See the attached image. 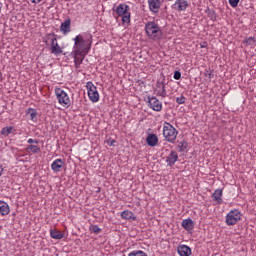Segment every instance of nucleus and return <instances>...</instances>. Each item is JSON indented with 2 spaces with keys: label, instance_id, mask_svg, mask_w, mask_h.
Returning <instances> with one entry per match:
<instances>
[{
  "label": "nucleus",
  "instance_id": "nucleus-27",
  "mask_svg": "<svg viewBox=\"0 0 256 256\" xmlns=\"http://www.w3.org/2000/svg\"><path fill=\"white\" fill-rule=\"evenodd\" d=\"M128 256H147V254L141 250H134L130 252Z\"/></svg>",
  "mask_w": 256,
  "mask_h": 256
},
{
  "label": "nucleus",
  "instance_id": "nucleus-4",
  "mask_svg": "<svg viewBox=\"0 0 256 256\" xmlns=\"http://www.w3.org/2000/svg\"><path fill=\"white\" fill-rule=\"evenodd\" d=\"M179 132L173 125L168 122H164L163 124V137L168 141V143H175L177 139V135Z\"/></svg>",
  "mask_w": 256,
  "mask_h": 256
},
{
  "label": "nucleus",
  "instance_id": "nucleus-21",
  "mask_svg": "<svg viewBox=\"0 0 256 256\" xmlns=\"http://www.w3.org/2000/svg\"><path fill=\"white\" fill-rule=\"evenodd\" d=\"M11 212V209L9 208V204L5 201L0 200V215L5 216L8 213Z\"/></svg>",
  "mask_w": 256,
  "mask_h": 256
},
{
  "label": "nucleus",
  "instance_id": "nucleus-31",
  "mask_svg": "<svg viewBox=\"0 0 256 256\" xmlns=\"http://www.w3.org/2000/svg\"><path fill=\"white\" fill-rule=\"evenodd\" d=\"M229 1V5H231L234 9L235 7H237V5H239V0H228Z\"/></svg>",
  "mask_w": 256,
  "mask_h": 256
},
{
  "label": "nucleus",
  "instance_id": "nucleus-14",
  "mask_svg": "<svg viewBox=\"0 0 256 256\" xmlns=\"http://www.w3.org/2000/svg\"><path fill=\"white\" fill-rule=\"evenodd\" d=\"M60 31L67 35V33H71V19L67 18L64 22L60 25Z\"/></svg>",
  "mask_w": 256,
  "mask_h": 256
},
{
  "label": "nucleus",
  "instance_id": "nucleus-25",
  "mask_svg": "<svg viewBox=\"0 0 256 256\" xmlns=\"http://www.w3.org/2000/svg\"><path fill=\"white\" fill-rule=\"evenodd\" d=\"M84 57L85 56L74 54V65H75L76 69H79V67H81Z\"/></svg>",
  "mask_w": 256,
  "mask_h": 256
},
{
  "label": "nucleus",
  "instance_id": "nucleus-26",
  "mask_svg": "<svg viewBox=\"0 0 256 256\" xmlns=\"http://www.w3.org/2000/svg\"><path fill=\"white\" fill-rule=\"evenodd\" d=\"M26 151H28V153H41V148L37 145H29Z\"/></svg>",
  "mask_w": 256,
  "mask_h": 256
},
{
  "label": "nucleus",
  "instance_id": "nucleus-23",
  "mask_svg": "<svg viewBox=\"0 0 256 256\" xmlns=\"http://www.w3.org/2000/svg\"><path fill=\"white\" fill-rule=\"evenodd\" d=\"M50 237L52 239H58L59 240V239H63L64 234L61 231L57 230V229H51L50 230Z\"/></svg>",
  "mask_w": 256,
  "mask_h": 256
},
{
  "label": "nucleus",
  "instance_id": "nucleus-32",
  "mask_svg": "<svg viewBox=\"0 0 256 256\" xmlns=\"http://www.w3.org/2000/svg\"><path fill=\"white\" fill-rule=\"evenodd\" d=\"M91 231L93 233H101V228H99V226H97V225H94L91 227Z\"/></svg>",
  "mask_w": 256,
  "mask_h": 256
},
{
  "label": "nucleus",
  "instance_id": "nucleus-35",
  "mask_svg": "<svg viewBox=\"0 0 256 256\" xmlns=\"http://www.w3.org/2000/svg\"><path fill=\"white\" fill-rule=\"evenodd\" d=\"M206 77H208L209 79H212L213 78V73L207 72Z\"/></svg>",
  "mask_w": 256,
  "mask_h": 256
},
{
  "label": "nucleus",
  "instance_id": "nucleus-20",
  "mask_svg": "<svg viewBox=\"0 0 256 256\" xmlns=\"http://www.w3.org/2000/svg\"><path fill=\"white\" fill-rule=\"evenodd\" d=\"M26 115H29L32 123H37V110L35 108H28L26 110Z\"/></svg>",
  "mask_w": 256,
  "mask_h": 256
},
{
  "label": "nucleus",
  "instance_id": "nucleus-5",
  "mask_svg": "<svg viewBox=\"0 0 256 256\" xmlns=\"http://www.w3.org/2000/svg\"><path fill=\"white\" fill-rule=\"evenodd\" d=\"M54 93L59 105L65 107V109H69V107H71V98H69V94H67L65 90L61 88H55Z\"/></svg>",
  "mask_w": 256,
  "mask_h": 256
},
{
  "label": "nucleus",
  "instance_id": "nucleus-39",
  "mask_svg": "<svg viewBox=\"0 0 256 256\" xmlns=\"http://www.w3.org/2000/svg\"><path fill=\"white\" fill-rule=\"evenodd\" d=\"M0 13H1V6H0Z\"/></svg>",
  "mask_w": 256,
  "mask_h": 256
},
{
  "label": "nucleus",
  "instance_id": "nucleus-34",
  "mask_svg": "<svg viewBox=\"0 0 256 256\" xmlns=\"http://www.w3.org/2000/svg\"><path fill=\"white\" fill-rule=\"evenodd\" d=\"M27 143H29V145H33V143L37 144V143H39V140H35L33 138H30V139H28Z\"/></svg>",
  "mask_w": 256,
  "mask_h": 256
},
{
  "label": "nucleus",
  "instance_id": "nucleus-33",
  "mask_svg": "<svg viewBox=\"0 0 256 256\" xmlns=\"http://www.w3.org/2000/svg\"><path fill=\"white\" fill-rule=\"evenodd\" d=\"M174 79L176 81H179V79H181V72L180 71H175L174 72Z\"/></svg>",
  "mask_w": 256,
  "mask_h": 256
},
{
  "label": "nucleus",
  "instance_id": "nucleus-10",
  "mask_svg": "<svg viewBox=\"0 0 256 256\" xmlns=\"http://www.w3.org/2000/svg\"><path fill=\"white\" fill-rule=\"evenodd\" d=\"M154 93H155V95H157V97H162L163 99H165V97H167V90L165 89V82L157 81L156 87L154 89Z\"/></svg>",
  "mask_w": 256,
  "mask_h": 256
},
{
  "label": "nucleus",
  "instance_id": "nucleus-11",
  "mask_svg": "<svg viewBox=\"0 0 256 256\" xmlns=\"http://www.w3.org/2000/svg\"><path fill=\"white\" fill-rule=\"evenodd\" d=\"M165 161L168 167H173L177 161H179V154L176 151L171 150L168 155L165 157Z\"/></svg>",
  "mask_w": 256,
  "mask_h": 256
},
{
  "label": "nucleus",
  "instance_id": "nucleus-36",
  "mask_svg": "<svg viewBox=\"0 0 256 256\" xmlns=\"http://www.w3.org/2000/svg\"><path fill=\"white\" fill-rule=\"evenodd\" d=\"M41 1H43V0H31V3L37 4V3H41Z\"/></svg>",
  "mask_w": 256,
  "mask_h": 256
},
{
  "label": "nucleus",
  "instance_id": "nucleus-13",
  "mask_svg": "<svg viewBox=\"0 0 256 256\" xmlns=\"http://www.w3.org/2000/svg\"><path fill=\"white\" fill-rule=\"evenodd\" d=\"M50 51L52 55H56V56L61 55V53H63V49L61 48V46H59V43L57 42L56 37L51 38Z\"/></svg>",
  "mask_w": 256,
  "mask_h": 256
},
{
  "label": "nucleus",
  "instance_id": "nucleus-1",
  "mask_svg": "<svg viewBox=\"0 0 256 256\" xmlns=\"http://www.w3.org/2000/svg\"><path fill=\"white\" fill-rule=\"evenodd\" d=\"M113 17L117 19L121 17L123 25H130L131 23V7L125 3H121L113 8Z\"/></svg>",
  "mask_w": 256,
  "mask_h": 256
},
{
  "label": "nucleus",
  "instance_id": "nucleus-17",
  "mask_svg": "<svg viewBox=\"0 0 256 256\" xmlns=\"http://www.w3.org/2000/svg\"><path fill=\"white\" fill-rule=\"evenodd\" d=\"M147 145L149 147H156L157 143H159V138L155 134H149L146 138Z\"/></svg>",
  "mask_w": 256,
  "mask_h": 256
},
{
  "label": "nucleus",
  "instance_id": "nucleus-28",
  "mask_svg": "<svg viewBox=\"0 0 256 256\" xmlns=\"http://www.w3.org/2000/svg\"><path fill=\"white\" fill-rule=\"evenodd\" d=\"M178 147H179L180 151H185V149H187V147H188V144L186 141H180L178 143Z\"/></svg>",
  "mask_w": 256,
  "mask_h": 256
},
{
  "label": "nucleus",
  "instance_id": "nucleus-24",
  "mask_svg": "<svg viewBox=\"0 0 256 256\" xmlns=\"http://www.w3.org/2000/svg\"><path fill=\"white\" fill-rule=\"evenodd\" d=\"M15 131V128H13V126H7L1 129V135H3L4 137H9V135H11V133H13Z\"/></svg>",
  "mask_w": 256,
  "mask_h": 256
},
{
  "label": "nucleus",
  "instance_id": "nucleus-29",
  "mask_svg": "<svg viewBox=\"0 0 256 256\" xmlns=\"http://www.w3.org/2000/svg\"><path fill=\"white\" fill-rule=\"evenodd\" d=\"M185 101H187V98H185V96H183V95H181L180 97L176 98V103H178V105L185 104Z\"/></svg>",
  "mask_w": 256,
  "mask_h": 256
},
{
  "label": "nucleus",
  "instance_id": "nucleus-3",
  "mask_svg": "<svg viewBox=\"0 0 256 256\" xmlns=\"http://www.w3.org/2000/svg\"><path fill=\"white\" fill-rule=\"evenodd\" d=\"M89 40H85L82 35H77L74 38V55H80V57H85L89 53Z\"/></svg>",
  "mask_w": 256,
  "mask_h": 256
},
{
  "label": "nucleus",
  "instance_id": "nucleus-6",
  "mask_svg": "<svg viewBox=\"0 0 256 256\" xmlns=\"http://www.w3.org/2000/svg\"><path fill=\"white\" fill-rule=\"evenodd\" d=\"M86 89L88 93V97L92 103H98L99 101V91L97 90V86L93 84V82L89 81L86 83Z\"/></svg>",
  "mask_w": 256,
  "mask_h": 256
},
{
  "label": "nucleus",
  "instance_id": "nucleus-19",
  "mask_svg": "<svg viewBox=\"0 0 256 256\" xmlns=\"http://www.w3.org/2000/svg\"><path fill=\"white\" fill-rule=\"evenodd\" d=\"M62 168H63V160L62 159H56L51 164V169L55 173H59V171H61Z\"/></svg>",
  "mask_w": 256,
  "mask_h": 256
},
{
  "label": "nucleus",
  "instance_id": "nucleus-2",
  "mask_svg": "<svg viewBox=\"0 0 256 256\" xmlns=\"http://www.w3.org/2000/svg\"><path fill=\"white\" fill-rule=\"evenodd\" d=\"M145 33L151 41H161L163 39V30H161V26L154 21L145 24Z\"/></svg>",
  "mask_w": 256,
  "mask_h": 256
},
{
  "label": "nucleus",
  "instance_id": "nucleus-30",
  "mask_svg": "<svg viewBox=\"0 0 256 256\" xmlns=\"http://www.w3.org/2000/svg\"><path fill=\"white\" fill-rule=\"evenodd\" d=\"M247 45H255V38L254 37H249L245 40Z\"/></svg>",
  "mask_w": 256,
  "mask_h": 256
},
{
  "label": "nucleus",
  "instance_id": "nucleus-12",
  "mask_svg": "<svg viewBox=\"0 0 256 256\" xmlns=\"http://www.w3.org/2000/svg\"><path fill=\"white\" fill-rule=\"evenodd\" d=\"M187 7H189V2L187 0H176L172 5V9L174 11H187Z\"/></svg>",
  "mask_w": 256,
  "mask_h": 256
},
{
  "label": "nucleus",
  "instance_id": "nucleus-9",
  "mask_svg": "<svg viewBox=\"0 0 256 256\" xmlns=\"http://www.w3.org/2000/svg\"><path fill=\"white\" fill-rule=\"evenodd\" d=\"M147 3L149 11H151L154 15L159 13L161 10V5H163V1L161 0H147Z\"/></svg>",
  "mask_w": 256,
  "mask_h": 256
},
{
  "label": "nucleus",
  "instance_id": "nucleus-7",
  "mask_svg": "<svg viewBox=\"0 0 256 256\" xmlns=\"http://www.w3.org/2000/svg\"><path fill=\"white\" fill-rule=\"evenodd\" d=\"M241 221V212L239 210H231L227 215H226V224L231 226V225H237Z\"/></svg>",
  "mask_w": 256,
  "mask_h": 256
},
{
  "label": "nucleus",
  "instance_id": "nucleus-38",
  "mask_svg": "<svg viewBox=\"0 0 256 256\" xmlns=\"http://www.w3.org/2000/svg\"><path fill=\"white\" fill-rule=\"evenodd\" d=\"M202 48H205L207 47V42H204L202 45H201Z\"/></svg>",
  "mask_w": 256,
  "mask_h": 256
},
{
  "label": "nucleus",
  "instance_id": "nucleus-37",
  "mask_svg": "<svg viewBox=\"0 0 256 256\" xmlns=\"http://www.w3.org/2000/svg\"><path fill=\"white\" fill-rule=\"evenodd\" d=\"M3 175V166L0 165V177Z\"/></svg>",
  "mask_w": 256,
  "mask_h": 256
},
{
  "label": "nucleus",
  "instance_id": "nucleus-8",
  "mask_svg": "<svg viewBox=\"0 0 256 256\" xmlns=\"http://www.w3.org/2000/svg\"><path fill=\"white\" fill-rule=\"evenodd\" d=\"M148 106L150 109L157 111L158 113L163 110V103H161L157 97L148 96Z\"/></svg>",
  "mask_w": 256,
  "mask_h": 256
},
{
  "label": "nucleus",
  "instance_id": "nucleus-16",
  "mask_svg": "<svg viewBox=\"0 0 256 256\" xmlns=\"http://www.w3.org/2000/svg\"><path fill=\"white\" fill-rule=\"evenodd\" d=\"M222 197H223V190L222 189H217L212 194L213 201H216V203H218V205H221V203H223V198Z\"/></svg>",
  "mask_w": 256,
  "mask_h": 256
},
{
  "label": "nucleus",
  "instance_id": "nucleus-18",
  "mask_svg": "<svg viewBox=\"0 0 256 256\" xmlns=\"http://www.w3.org/2000/svg\"><path fill=\"white\" fill-rule=\"evenodd\" d=\"M121 217H122V219H125L126 221H136L137 220V216H135V214L129 210H124L121 213Z\"/></svg>",
  "mask_w": 256,
  "mask_h": 256
},
{
  "label": "nucleus",
  "instance_id": "nucleus-15",
  "mask_svg": "<svg viewBox=\"0 0 256 256\" xmlns=\"http://www.w3.org/2000/svg\"><path fill=\"white\" fill-rule=\"evenodd\" d=\"M177 251H178V255L180 256H191V253H192L191 248L184 244L179 245L177 247Z\"/></svg>",
  "mask_w": 256,
  "mask_h": 256
},
{
  "label": "nucleus",
  "instance_id": "nucleus-22",
  "mask_svg": "<svg viewBox=\"0 0 256 256\" xmlns=\"http://www.w3.org/2000/svg\"><path fill=\"white\" fill-rule=\"evenodd\" d=\"M182 227L186 231H193L195 225L193 224V220L191 218H188L182 221Z\"/></svg>",
  "mask_w": 256,
  "mask_h": 256
}]
</instances>
